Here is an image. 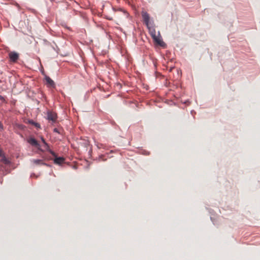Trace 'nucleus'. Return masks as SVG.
<instances>
[{
  "label": "nucleus",
  "instance_id": "obj_1",
  "mask_svg": "<svg viewBox=\"0 0 260 260\" xmlns=\"http://www.w3.org/2000/svg\"><path fill=\"white\" fill-rule=\"evenodd\" d=\"M142 17L144 23L147 26V27L150 29L149 27V20H150V16L149 14L145 11L142 12Z\"/></svg>",
  "mask_w": 260,
  "mask_h": 260
},
{
  "label": "nucleus",
  "instance_id": "obj_2",
  "mask_svg": "<svg viewBox=\"0 0 260 260\" xmlns=\"http://www.w3.org/2000/svg\"><path fill=\"white\" fill-rule=\"evenodd\" d=\"M152 37L153 38L154 41L159 46L161 47H165L166 46V44L165 42L162 41V40L160 39L159 38L157 37L155 35V32L154 30V32L151 33Z\"/></svg>",
  "mask_w": 260,
  "mask_h": 260
},
{
  "label": "nucleus",
  "instance_id": "obj_3",
  "mask_svg": "<svg viewBox=\"0 0 260 260\" xmlns=\"http://www.w3.org/2000/svg\"><path fill=\"white\" fill-rule=\"evenodd\" d=\"M9 56L11 61L15 62L18 59L19 54L14 51L10 52L9 53Z\"/></svg>",
  "mask_w": 260,
  "mask_h": 260
},
{
  "label": "nucleus",
  "instance_id": "obj_4",
  "mask_svg": "<svg viewBox=\"0 0 260 260\" xmlns=\"http://www.w3.org/2000/svg\"><path fill=\"white\" fill-rule=\"evenodd\" d=\"M28 142L32 146L37 147L41 151H43V150L40 148V145L35 138H30L28 140Z\"/></svg>",
  "mask_w": 260,
  "mask_h": 260
},
{
  "label": "nucleus",
  "instance_id": "obj_5",
  "mask_svg": "<svg viewBox=\"0 0 260 260\" xmlns=\"http://www.w3.org/2000/svg\"><path fill=\"white\" fill-rule=\"evenodd\" d=\"M54 159V163L58 165H61L65 162V158L63 157H57L55 154Z\"/></svg>",
  "mask_w": 260,
  "mask_h": 260
},
{
  "label": "nucleus",
  "instance_id": "obj_6",
  "mask_svg": "<svg viewBox=\"0 0 260 260\" xmlns=\"http://www.w3.org/2000/svg\"><path fill=\"white\" fill-rule=\"evenodd\" d=\"M47 118L48 120L52 121L53 122H55L57 118V115L55 113H53L52 112H48Z\"/></svg>",
  "mask_w": 260,
  "mask_h": 260
},
{
  "label": "nucleus",
  "instance_id": "obj_7",
  "mask_svg": "<svg viewBox=\"0 0 260 260\" xmlns=\"http://www.w3.org/2000/svg\"><path fill=\"white\" fill-rule=\"evenodd\" d=\"M45 80L46 82V84L49 87H51L54 88L55 86V84L54 82L48 76L45 75Z\"/></svg>",
  "mask_w": 260,
  "mask_h": 260
},
{
  "label": "nucleus",
  "instance_id": "obj_8",
  "mask_svg": "<svg viewBox=\"0 0 260 260\" xmlns=\"http://www.w3.org/2000/svg\"><path fill=\"white\" fill-rule=\"evenodd\" d=\"M43 147L44 150L42 149L43 150L42 151H44V150H47L50 154H51L52 156L55 155V153L49 148V146L47 143H45V144H44Z\"/></svg>",
  "mask_w": 260,
  "mask_h": 260
},
{
  "label": "nucleus",
  "instance_id": "obj_9",
  "mask_svg": "<svg viewBox=\"0 0 260 260\" xmlns=\"http://www.w3.org/2000/svg\"><path fill=\"white\" fill-rule=\"evenodd\" d=\"M32 161L36 165H44L47 167H50V166L45 162H44L43 160L42 159H33Z\"/></svg>",
  "mask_w": 260,
  "mask_h": 260
},
{
  "label": "nucleus",
  "instance_id": "obj_10",
  "mask_svg": "<svg viewBox=\"0 0 260 260\" xmlns=\"http://www.w3.org/2000/svg\"><path fill=\"white\" fill-rule=\"evenodd\" d=\"M29 123L33 125H34L37 128H40V124L39 123L36 122L32 120H30L28 121Z\"/></svg>",
  "mask_w": 260,
  "mask_h": 260
},
{
  "label": "nucleus",
  "instance_id": "obj_11",
  "mask_svg": "<svg viewBox=\"0 0 260 260\" xmlns=\"http://www.w3.org/2000/svg\"><path fill=\"white\" fill-rule=\"evenodd\" d=\"M53 132H55V133H57L58 134H60V132H59V130L57 128H54L53 129Z\"/></svg>",
  "mask_w": 260,
  "mask_h": 260
},
{
  "label": "nucleus",
  "instance_id": "obj_12",
  "mask_svg": "<svg viewBox=\"0 0 260 260\" xmlns=\"http://www.w3.org/2000/svg\"><path fill=\"white\" fill-rule=\"evenodd\" d=\"M0 129L3 130V125L1 122H0Z\"/></svg>",
  "mask_w": 260,
  "mask_h": 260
},
{
  "label": "nucleus",
  "instance_id": "obj_13",
  "mask_svg": "<svg viewBox=\"0 0 260 260\" xmlns=\"http://www.w3.org/2000/svg\"><path fill=\"white\" fill-rule=\"evenodd\" d=\"M41 140L42 142L44 143V144H45V143H46L45 139L43 137L41 138Z\"/></svg>",
  "mask_w": 260,
  "mask_h": 260
},
{
  "label": "nucleus",
  "instance_id": "obj_14",
  "mask_svg": "<svg viewBox=\"0 0 260 260\" xmlns=\"http://www.w3.org/2000/svg\"><path fill=\"white\" fill-rule=\"evenodd\" d=\"M2 156V150L0 149V156Z\"/></svg>",
  "mask_w": 260,
  "mask_h": 260
},
{
  "label": "nucleus",
  "instance_id": "obj_15",
  "mask_svg": "<svg viewBox=\"0 0 260 260\" xmlns=\"http://www.w3.org/2000/svg\"><path fill=\"white\" fill-rule=\"evenodd\" d=\"M0 100H4V98L2 95H0Z\"/></svg>",
  "mask_w": 260,
  "mask_h": 260
},
{
  "label": "nucleus",
  "instance_id": "obj_16",
  "mask_svg": "<svg viewBox=\"0 0 260 260\" xmlns=\"http://www.w3.org/2000/svg\"><path fill=\"white\" fill-rule=\"evenodd\" d=\"M172 68H170V70H169V71H170V72H171V71H172Z\"/></svg>",
  "mask_w": 260,
  "mask_h": 260
},
{
  "label": "nucleus",
  "instance_id": "obj_17",
  "mask_svg": "<svg viewBox=\"0 0 260 260\" xmlns=\"http://www.w3.org/2000/svg\"><path fill=\"white\" fill-rule=\"evenodd\" d=\"M107 19H108L109 20H111L112 19L111 18H108Z\"/></svg>",
  "mask_w": 260,
  "mask_h": 260
}]
</instances>
